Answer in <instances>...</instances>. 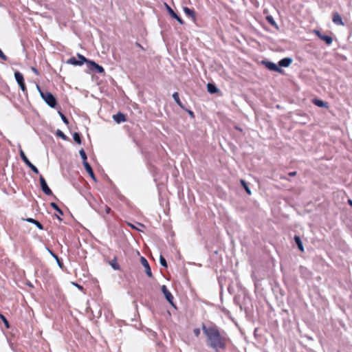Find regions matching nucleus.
<instances>
[{
	"mask_svg": "<svg viewBox=\"0 0 352 352\" xmlns=\"http://www.w3.org/2000/svg\"><path fill=\"white\" fill-rule=\"evenodd\" d=\"M58 265L61 267H62V263L61 262L59 261H57Z\"/></svg>",
	"mask_w": 352,
	"mask_h": 352,
	"instance_id": "obj_44",
	"label": "nucleus"
},
{
	"mask_svg": "<svg viewBox=\"0 0 352 352\" xmlns=\"http://www.w3.org/2000/svg\"><path fill=\"white\" fill-rule=\"evenodd\" d=\"M36 88H37V89H39V88H40V87H39V86H38V85H36Z\"/></svg>",
	"mask_w": 352,
	"mask_h": 352,
	"instance_id": "obj_46",
	"label": "nucleus"
},
{
	"mask_svg": "<svg viewBox=\"0 0 352 352\" xmlns=\"http://www.w3.org/2000/svg\"><path fill=\"white\" fill-rule=\"evenodd\" d=\"M32 71H33L35 74H38V71H37V69H36V68L32 67Z\"/></svg>",
	"mask_w": 352,
	"mask_h": 352,
	"instance_id": "obj_41",
	"label": "nucleus"
},
{
	"mask_svg": "<svg viewBox=\"0 0 352 352\" xmlns=\"http://www.w3.org/2000/svg\"><path fill=\"white\" fill-rule=\"evenodd\" d=\"M20 156H21L22 160L25 162V164L28 167H30L35 173H36V174L38 173V168L30 162V160L28 159L25 154L21 149L20 150Z\"/></svg>",
	"mask_w": 352,
	"mask_h": 352,
	"instance_id": "obj_5",
	"label": "nucleus"
},
{
	"mask_svg": "<svg viewBox=\"0 0 352 352\" xmlns=\"http://www.w3.org/2000/svg\"><path fill=\"white\" fill-rule=\"evenodd\" d=\"M333 22L336 25H343V22L340 15L338 13H334L333 15Z\"/></svg>",
	"mask_w": 352,
	"mask_h": 352,
	"instance_id": "obj_16",
	"label": "nucleus"
},
{
	"mask_svg": "<svg viewBox=\"0 0 352 352\" xmlns=\"http://www.w3.org/2000/svg\"><path fill=\"white\" fill-rule=\"evenodd\" d=\"M51 206L54 209L56 210L60 214H63V212L62 210L59 208V207L58 206V205L56 204V203H51Z\"/></svg>",
	"mask_w": 352,
	"mask_h": 352,
	"instance_id": "obj_29",
	"label": "nucleus"
},
{
	"mask_svg": "<svg viewBox=\"0 0 352 352\" xmlns=\"http://www.w3.org/2000/svg\"><path fill=\"white\" fill-rule=\"evenodd\" d=\"M75 285H76L78 288H79L80 289H82V286H80V285H78V284H75Z\"/></svg>",
	"mask_w": 352,
	"mask_h": 352,
	"instance_id": "obj_42",
	"label": "nucleus"
},
{
	"mask_svg": "<svg viewBox=\"0 0 352 352\" xmlns=\"http://www.w3.org/2000/svg\"><path fill=\"white\" fill-rule=\"evenodd\" d=\"M86 171L88 173V174L90 175V177L96 181V177L94 173V171L92 170V168L91 167L90 164L89 163H85L84 165Z\"/></svg>",
	"mask_w": 352,
	"mask_h": 352,
	"instance_id": "obj_17",
	"label": "nucleus"
},
{
	"mask_svg": "<svg viewBox=\"0 0 352 352\" xmlns=\"http://www.w3.org/2000/svg\"><path fill=\"white\" fill-rule=\"evenodd\" d=\"M56 135L58 137H60L62 139L66 140L67 139V137L63 133V131H61L60 130L58 129L56 131Z\"/></svg>",
	"mask_w": 352,
	"mask_h": 352,
	"instance_id": "obj_27",
	"label": "nucleus"
},
{
	"mask_svg": "<svg viewBox=\"0 0 352 352\" xmlns=\"http://www.w3.org/2000/svg\"><path fill=\"white\" fill-rule=\"evenodd\" d=\"M14 77H15V79H16V82H18L20 88H25L23 76L22 75V74L20 73L19 72H16L14 73Z\"/></svg>",
	"mask_w": 352,
	"mask_h": 352,
	"instance_id": "obj_10",
	"label": "nucleus"
},
{
	"mask_svg": "<svg viewBox=\"0 0 352 352\" xmlns=\"http://www.w3.org/2000/svg\"><path fill=\"white\" fill-rule=\"evenodd\" d=\"M160 262L162 266L167 267V263L166 261V259L162 255L160 257Z\"/></svg>",
	"mask_w": 352,
	"mask_h": 352,
	"instance_id": "obj_30",
	"label": "nucleus"
},
{
	"mask_svg": "<svg viewBox=\"0 0 352 352\" xmlns=\"http://www.w3.org/2000/svg\"><path fill=\"white\" fill-rule=\"evenodd\" d=\"M58 114L60 115L63 122L64 123H65L66 124H69V121L67 119V118L60 111H58Z\"/></svg>",
	"mask_w": 352,
	"mask_h": 352,
	"instance_id": "obj_31",
	"label": "nucleus"
},
{
	"mask_svg": "<svg viewBox=\"0 0 352 352\" xmlns=\"http://www.w3.org/2000/svg\"><path fill=\"white\" fill-rule=\"evenodd\" d=\"M313 103L319 107H327V103L319 99H314Z\"/></svg>",
	"mask_w": 352,
	"mask_h": 352,
	"instance_id": "obj_21",
	"label": "nucleus"
},
{
	"mask_svg": "<svg viewBox=\"0 0 352 352\" xmlns=\"http://www.w3.org/2000/svg\"><path fill=\"white\" fill-rule=\"evenodd\" d=\"M47 251L50 252V254L56 260V261H59V258L56 254H55L52 251H51L50 249H47Z\"/></svg>",
	"mask_w": 352,
	"mask_h": 352,
	"instance_id": "obj_33",
	"label": "nucleus"
},
{
	"mask_svg": "<svg viewBox=\"0 0 352 352\" xmlns=\"http://www.w3.org/2000/svg\"><path fill=\"white\" fill-rule=\"evenodd\" d=\"M173 98L174 99V100L177 102V104L181 107L183 109H185V107L184 106V104H182V102H181L180 99H179V94L177 92H175L173 94Z\"/></svg>",
	"mask_w": 352,
	"mask_h": 352,
	"instance_id": "obj_18",
	"label": "nucleus"
},
{
	"mask_svg": "<svg viewBox=\"0 0 352 352\" xmlns=\"http://www.w3.org/2000/svg\"><path fill=\"white\" fill-rule=\"evenodd\" d=\"M263 63L265 65V67L271 70V71H274V72H281V69H280V67H278V65H277L276 64L272 63V62H270V61H263Z\"/></svg>",
	"mask_w": 352,
	"mask_h": 352,
	"instance_id": "obj_8",
	"label": "nucleus"
},
{
	"mask_svg": "<svg viewBox=\"0 0 352 352\" xmlns=\"http://www.w3.org/2000/svg\"><path fill=\"white\" fill-rule=\"evenodd\" d=\"M79 153H80V157H82V162H83V165L85 164V163H88L87 161V155L84 151V149H80V151H79Z\"/></svg>",
	"mask_w": 352,
	"mask_h": 352,
	"instance_id": "obj_23",
	"label": "nucleus"
},
{
	"mask_svg": "<svg viewBox=\"0 0 352 352\" xmlns=\"http://www.w3.org/2000/svg\"><path fill=\"white\" fill-rule=\"evenodd\" d=\"M88 59H87L82 55L78 54L77 58L72 57L68 60L67 63L74 65H82L83 63L87 64Z\"/></svg>",
	"mask_w": 352,
	"mask_h": 352,
	"instance_id": "obj_3",
	"label": "nucleus"
},
{
	"mask_svg": "<svg viewBox=\"0 0 352 352\" xmlns=\"http://www.w3.org/2000/svg\"><path fill=\"white\" fill-rule=\"evenodd\" d=\"M184 12L188 17L191 18L193 21H195V14L193 10L187 7H184Z\"/></svg>",
	"mask_w": 352,
	"mask_h": 352,
	"instance_id": "obj_14",
	"label": "nucleus"
},
{
	"mask_svg": "<svg viewBox=\"0 0 352 352\" xmlns=\"http://www.w3.org/2000/svg\"><path fill=\"white\" fill-rule=\"evenodd\" d=\"M208 91L210 93V94H214V93H217L219 89H208Z\"/></svg>",
	"mask_w": 352,
	"mask_h": 352,
	"instance_id": "obj_37",
	"label": "nucleus"
},
{
	"mask_svg": "<svg viewBox=\"0 0 352 352\" xmlns=\"http://www.w3.org/2000/svg\"><path fill=\"white\" fill-rule=\"evenodd\" d=\"M241 184L243 186V187L245 188V190L247 192V193L250 195L251 194V191H250V189L249 188V187L248 186L246 182L244 180L241 179Z\"/></svg>",
	"mask_w": 352,
	"mask_h": 352,
	"instance_id": "obj_26",
	"label": "nucleus"
},
{
	"mask_svg": "<svg viewBox=\"0 0 352 352\" xmlns=\"http://www.w3.org/2000/svg\"><path fill=\"white\" fill-rule=\"evenodd\" d=\"M0 58L3 60H7V56L3 53L1 50L0 49Z\"/></svg>",
	"mask_w": 352,
	"mask_h": 352,
	"instance_id": "obj_34",
	"label": "nucleus"
},
{
	"mask_svg": "<svg viewBox=\"0 0 352 352\" xmlns=\"http://www.w3.org/2000/svg\"><path fill=\"white\" fill-rule=\"evenodd\" d=\"M140 262H141L142 265L144 266V267L145 268L146 274L149 277H151L152 276V272H151V270L150 265H149L147 260L144 257L142 256L140 258Z\"/></svg>",
	"mask_w": 352,
	"mask_h": 352,
	"instance_id": "obj_9",
	"label": "nucleus"
},
{
	"mask_svg": "<svg viewBox=\"0 0 352 352\" xmlns=\"http://www.w3.org/2000/svg\"><path fill=\"white\" fill-rule=\"evenodd\" d=\"M104 209L107 214H109L110 212L111 208L107 206H104Z\"/></svg>",
	"mask_w": 352,
	"mask_h": 352,
	"instance_id": "obj_36",
	"label": "nucleus"
},
{
	"mask_svg": "<svg viewBox=\"0 0 352 352\" xmlns=\"http://www.w3.org/2000/svg\"><path fill=\"white\" fill-rule=\"evenodd\" d=\"M0 317L2 319V320L3 321L4 324H6V327L7 328H9V324H8V320H6V318L1 314H0Z\"/></svg>",
	"mask_w": 352,
	"mask_h": 352,
	"instance_id": "obj_32",
	"label": "nucleus"
},
{
	"mask_svg": "<svg viewBox=\"0 0 352 352\" xmlns=\"http://www.w3.org/2000/svg\"><path fill=\"white\" fill-rule=\"evenodd\" d=\"M26 221H28V222L34 223V225H35L40 230H43V226H42V224L40 222H38V221H36V220H35L34 219L28 218V219H26Z\"/></svg>",
	"mask_w": 352,
	"mask_h": 352,
	"instance_id": "obj_20",
	"label": "nucleus"
},
{
	"mask_svg": "<svg viewBox=\"0 0 352 352\" xmlns=\"http://www.w3.org/2000/svg\"><path fill=\"white\" fill-rule=\"evenodd\" d=\"M162 292L165 296L166 299L170 303L173 304V296L171 293L167 289L165 285L162 287Z\"/></svg>",
	"mask_w": 352,
	"mask_h": 352,
	"instance_id": "obj_11",
	"label": "nucleus"
},
{
	"mask_svg": "<svg viewBox=\"0 0 352 352\" xmlns=\"http://www.w3.org/2000/svg\"><path fill=\"white\" fill-rule=\"evenodd\" d=\"M109 264L116 270H118L120 269V265H118V263H117L116 259L112 260L111 261H110Z\"/></svg>",
	"mask_w": 352,
	"mask_h": 352,
	"instance_id": "obj_25",
	"label": "nucleus"
},
{
	"mask_svg": "<svg viewBox=\"0 0 352 352\" xmlns=\"http://www.w3.org/2000/svg\"><path fill=\"white\" fill-rule=\"evenodd\" d=\"M207 88L210 89V88H216V87L212 83H208Z\"/></svg>",
	"mask_w": 352,
	"mask_h": 352,
	"instance_id": "obj_38",
	"label": "nucleus"
},
{
	"mask_svg": "<svg viewBox=\"0 0 352 352\" xmlns=\"http://www.w3.org/2000/svg\"><path fill=\"white\" fill-rule=\"evenodd\" d=\"M202 329L207 337L208 345L212 349L218 351L225 347L226 338L221 334L217 327L214 325L206 327L205 324H203Z\"/></svg>",
	"mask_w": 352,
	"mask_h": 352,
	"instance_id": "obj_1",
	"label": "nucleus"
},
{
	"mask_svg": "<svg viewBox=\"0 0 352 352\" xmlns=\"http://www.w3.org/2000/svg\"><path fill=\"white\" fill-rule=\"evenodd\" d=\"M40 183H41V187L43 192L47 195H52V192L51 189L48 187L47 182L44 177L41 175L40 176Z\"/></svg>",
	"mask_w": 352,
	"mask_h": 352,
	"instance_id": "obj_7",
	"label": "nucleus"
},
{
	"mask_svg": "<svg viewBox=\"0 0 352 352\" xmlns=\"http://www.w3.org/2000/svg\"><path fill=\"white\" fill-rule=\"evenodd\" d=\"M292 62L290 58H284L278 62V67H288Z\"/></svg>",
	"mask_w": 352,
	"mask_h": 352,
	"instance_id": "obj_13",
	"label": "nucleus"
},
{
	"mask_svg": "<svg viewBox=\"0 0 352 352\" xmlns=\"http://www.w3.org/2000/svg\"><path fill=\"white\" fill-rule=\"evenodd\" d=\"M348 203H349V205L352 206V200L349 199L348 200Z\"/></svg>",
	"mask_w": 352,
	"mask_h": 352,
	"instance_id": "obj_43",
	"label": "nucleus"
},
{
	"mask_svg": "<svg viewBox=\"0 0 352 352\" xmlns=\"http://www.w3.org/2000/svg\"><path fill=\"white\" fill-rule=\"evenodd\" d=\"M168 11L171 17L175 19L180 24H184V21L178 16L168 6H167Z\"/></svg>",
	"mask_w": 352,
	"mask_h": 352,
	"instance_id": "obj_12",
	"label": "nucleus"
},
{
	"mask_svg": "<svg viewBox=\"0 0 352 352\" xmlns=\"http://www.w3.org/2000/svg\"><path fill=\"white\" fill-rule=\"evenodd\" d=\"M194 334L195 336L198 337L200 335V329L199 328H196L193 330Z\"/></svg>",
	"mask_w": 352,
	"mask_h": 352,
	"instance_id": "obj_35",
	"label": "nucleus"
},
{
	"mask_svg": "<svg viewBox=\"0 0 352 352\" xmlns=\"http://www.w3.org/2000/svg\"><path fill=\"white\" fill-rule=\"evenodd\" d=\"M294 241H295L296 245H298V249L301 252H303L304 251V248H303L302 243L301 241V239H300V236H294Z\"/></svg>",
	"mask_w": 352,
	"mask_h": 352,
	"instance_id": "obj_19",
	"label": "nucleus"
},
{
	"mask_svg": "<svg viewBox=\"0 0 352 352\" xmlns=\"http://www.w3.org/2000/svg\"><path fill=\"white\" fill-rule=\"evenodd\" d=\"M280 179H286V178H285V177H283V176H280Z\"/></svg>",
	"mask_w": 352,
	"mask_h": 352,
	"instance_id": "obj_45",
	"label": "nucleus"
},
{
	"mask_svg": "<svg viewBox=\"0 0 352 352\" xmlns=\"http://www.w3.org/2000/svg\"><path fill=\"white\" fill-rule=\"evenodd\" d=\"M73 137H74V140L76 142H77L78 144L81 143L80 136L79 133H74L73 135Z\"/></svg>",
	"mask_w": 352,
	"mask_h": 352,
	"instance_id": "obj_28",
	"label": "nucleus"
},
{
	"mask_svg": "<svg viewBox=\"0 0 352 352\" xmlns=\"http://www.w3.org/2000/svg\"><path fill=\"white\" fill-rule=\"evenodd\" d=\"M296 175V172H290L289 173V175L291 176V177H293V176H295Z\"/></svg>",
	"mask_w": 352,
	"mask_h": 352,
	"instance_id": "obj_40",
	"label": "nucleus"
},
{
	"mask_svg": "<svg viewBox=\"0 0 352 352\" xmlns=\"http://www.w3.org/2000/svg\"><path fill=\"white\" fill-rule=\"evenodd\" d=\"M41 96L45 101V102L51 107H54L56 104V100L55 97L47 89H38Z\"/></svg>",
	"mask_w": 352,
	"mask_h": 352,
	"instance_id": "obj_2",
	"label": "nucleus"
},
{
	"mask_svg": "<svg viewBox=\"0 0 352 352\" xmlns=\"http://www.w3.org/2000/svg\"><path fill=\"white\" fill-rule=\"evenodd\" d=\"M314 33L327 45H330L332 43L333 39L330 36L322 34L319 30H314Z\"/></svg>",
	"mask_w": 352,
	"mask_h": 352,
	"instance_id": "obj_6",
	"label": "nucleus"
},
{
	"mask_svg": "<svg viewBox=\"0 0 352 352\" xmlns=\"http://www.w3.org/2000/svg\"><path fill=\"white\" fill-rule=\"evenodd\" d=\"M87 69L92 72H96L98 74H102L104 72V68L96 63L94 61L88 60L87 64Z\"/></svg>",
	"mask_w": 352,
	"mask_h": 352,
	"instance_id": "obj_4",
	"label": "nucleus"
},
{
	"mask_svg": "<svg viewBox=\"0 0 352 352\" xmlns=\"http://www.w3.org/2000/svg\"><path fill=\"white\" fill-rule=\"evenodd\" d=\"M128 225L131 228L135 229L137 230L141 231V232H142L143 231L142 229L145 228V226L142 223H137V226H135L132 223H129Z\"/></svg>",
	"mask_w": 352,
	"mask_h": 352,
	"instance_id": "obj_22",
	"label": "nucleus"
},
{
	"mask_svg": "<svg viewBox=\"0 0 352 352\" xmlns=\"http://www.w3.org/2000/svg\"><path fill=\"white\" fill-rule=\"evenodd\" d=\"M266 19L272 26L278 28L276 23L272 16H267Z\"/></svg>",
	"mask_w": 352,
	"mask_h": 352,
	"instance_id": "obj_24",
	"label": "nucleus"
},
{
	"mask_svg": "<svg viewBox=\"0 0 352 352\" xmlns=\"http://www.w3.org/2000/svg\"><path fill=\"white\" fill-rule=\"evenodd\" d=\"M187 111H188V114H189L191 117H192V118L194 117V113H193L192 111H190V110H187Z\"/></svg>",
	"mask_w": 352,
	"mask_h": 352,
	"instance_id": "obj_39",
	"label": "nucleus"
},
{
	"mask_svg": "<svg viewBox=\"0 0 352 352\" xmlns=\"http://www.w3.org/2000/svg\"><path fill=\"white\" fill-rule=\"evenodd\" d=\"M113 118L117 123H120L126 120L124 115L122 113L113 115Z\"/></svg>",
	"mask_w": 352,
	"mask_h": 352,
	"instance_id": "obj_15",
	"label": "nucleus"
}]
</instances>
